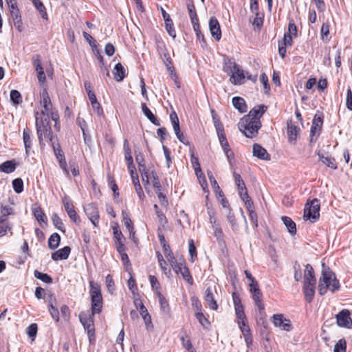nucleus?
<instances>
[{"mask_svg": "<svg viewBox=\"0 0 352 352\" xmlns=\"http://www.w3.org/2000/svg\"><path fill=\"white\" fill-rule=\"evenodd\" d=\"M122 217H123L124 224L130 233V237L131 239H134L135 232H134L133 223H132L130 217L128 216L126 211L123 210L122 212Z\"/></svg>", "mask_w": 352, "mask_h": 352, "instance_id": "a878e982", "label": "nucleus"}, {"mask_svg": "<svg viewBox=\"0 0 352 352\" xmlns=\"http://www.w3.org/2000/svg\"><path fill=\"white\" fill-rule=\"evenodd\" d=\"M208 176L214 192L216 193H222V191L211 171L208 172Z\"/></svg>", "mask_w": 352, "mask_h": 352, "instance_id": "09e8293b", "label": "nucleus"}, {"mask_svg": "<svg viewBox=\"0 0 352 352\" xmlns=\"http://www.w3.org/2000/svg\"><path fill=\"white\" fill-rule=\"evenodd\" d=\"M287 137L288 141L292 144H295L298 136L299 135L300 129L294 125L292 120L287 122Z\"/></svg>", "mask_w": 352, "mask_h": 352, "instance_id": "dca6fc26", "label": "nucleus"}, {"mask_svg": "<svg viewBox=\"0 0 352 352\" xmlns=\"http://www.w3.org/2000/svg\"><path fill=\"white\" fill-rule=\"evenodd\" d=\"M232 104L240 113H245L248 110V107L245 100L239 96L232 98Z\"/></svg>", "mask_w": 352, "mask_h": 352, "instance_id": "b1692460", "label": "nucleus"}, {"mask_svg": "<svg viewBox=\"0 0 352 352\" xmlns=\"http://www.w3.org/2000/svg\"><path fill=\"white\" fill-rule=\"evenodd\" d=\"M209 29L212 37L216 41H219L221 38V31L219 23L216 17L212 16L209 20Z\"/></svg>", "mask_w": 352, "mask_h": 352, "instance_id": "2eb2a0df", "label": "nucleus"}, {"mask_svg": "<svg viewBox=\"0 0 352 352\" xmlns=\"http://www.w3.org/2000/svg\"><path fill=\"white\" fill-rule=\"evenodd\" d=\"M10 100L14 105L19 104L22 102V98L20 92L17 90L13 89L10 94Z\"/></svg>", "mask_w": 352, "mask_h": 352, "instance_id": "a19ab883", "label": "nucleus"}, {"mask_svg": "<svg viewBox=\"0 0 352 352\" xmlns=\"http://www.w3.org/2000/svg\"><path fill=\"white\" fill-rule=\"evenodd\" d=\"M12 187L16 193H21L23 191V182L21 178L14 179L12 181Z\"/></svg>", "mask_w": 352, "mask_h": 352, "instance_id": "49530a36", "label": "nucleus"}, {"mask_svg": "<svg viewBox=\"0 0 352 352\" xmlns=\"http://www.w3.org/2000/svg\"><path fill=\"white\" fill-rule=\"evenodd\" d=\"M94 316L91 314H86L80 313L79 319L85 329L87 331L89 342L91 343L95 341V327Z\"/></svg>", "mask_w": 352, "mask_h": 352, "instance_id": "0eeeda50", "label": "nucleus"}, {"mask_svg": "<svg viewBox=\"0 0 352 352\" xmlns=\"http://www.w3.org/2000/svg\"><path fill=\"white\" fill-rule=\"evenodd\" d=\"M238 323L243 336L251 335L250 329L247 324L246 320L239 321Z\"/></svg>", "mask_w": 352, "mask_h": 352, "instance_id": "bf43d9fd", "label": "nucleus"}, {"mask_svg": "<svg viewBox=\"0 0 352 352\" xmlns=\"http://www.w3.org/2000/svg\"><path fill=\"white\" fill-rule=\"evenodd\" d=\"M253 155L262 160H270V155L266 149L258 144L253 145Z\"/></svg>", "mask_w": 352, "mask_h": 352, "instance_id": "f3484780", "label": "nucleus"}, {"mask_svg": "<svg viewBox=\"0 0 352 352\" xmlns=\"http://www.w3.org/2000/svg\"><path fill=\"white\" fill-rule=\"evenodd\" d=\"M238 127L247 138H253L257 135L258 131L261 127V122L258 119L253 120L243 117L240 120Z\"/></svg>", "mask_w": 352, "mask_h": 352, "instance_id": "7ed1b4c3", "label": "nucleus"}, {"mask_svg": "<svg viewBox=\"0 0 352 352\" xmlns=\"http://www.w3.org/2000/svg\"><path fill=\"white\" fill-rule=\"evenodd\" d=\"M274 324L283 330L289 331L292 329L290 320L283 317V314H274L272 316Z\"/></svg>", "mask_w": 352, "mask_h": 352, "instance_id": "ddd939ff", "label": "nucleus"}, {"mask_svg": "<svg viewBox=\"0 0 352 352\" xmlns=\"http://www.w3.org/2000/svg\"><path fill=\"white\" fill-rule=\"evenodd\" d=\"M34 276L45 283H52V278L47 274L41 273L38 270H34Z\"/></svg>", "mask_w": 352, "mask_h": 352, "instance_id": "c03bdc74", "label": "nucleus"}, {"mask_svg": "<svg viewBox=\"0 0 352 352\" xmlns=\"http://www.w3.org/2000/svg\"><path fill=\"white\" fill-rule=\"evenodd\" d=\"M165 22V27L168 33V34L172 36L173 38H175L176 36L175 30L173 26V22L172 19L166 20Z\"/></svg>", "mask_w": 352, "mask_h": 352, "instance_id": "6e6d98bb", "label": "nucleus"}, {"mask_svg": "<svg viewBox=\"0 0 352 352\" xmlns=\"http://www.w3.org/2000/svg\"><path fill=\"white\" fill-rule=\"evenodd\" d=\"M282 221L286 228L288 230V232L294 235L296 233V226L295 222L289 217L283 216L282 217Z\"/></svg>", "mask_w": 352, "mask_h": 352, "instance_id": "c85d7f7f", "label": "nucleus"}, {"mask_svg": "<svg viewBox=\"0 0 352 352\" xmlns=\"http://www.w3.org/2000/svg\"><path fill=\"white\" fill-rule=\"evenodd\" d=\"M142 317L144 321L146 329L150 330V331L152 330L153 329V325L151 317V315L149 314V313L146 314L145 315L142 316Z\"/></svg>", "mask_w": 352, "mask_h": 352, "instance_id": "680f3d73", "label": "nucleus"}, {"mask_svg": "<svg viewBox=\"0 0 352 352\" xmlns=\"http://www.w3.org/2000/svg\"><path fill=\"white\" fill-rule=\"evenodd\" d=\"M337 324L340 327L352 329V319L351 318V311L349 309H344L336 315Z\"/></svg>", "mask_w": 352, "mask_h": 352, "instance_id": "9d476101", "label": "nucleus"}, {"mask_svg": "<svg viewBox=\"0 0 352 352\" xmlns=\"http://www.w3.org/2000/svg\"><path fill=\"white\" fill-rule=\"evenodd\" d=\"M91 300V313L92 315L100 314L102 309V296L93 297Z\"/></svg>", "mask_w": 352, "mask_h": 352, "instance_id": "4be33fe9", "label": "nucleus"}, {"mask_svg": "<svg viewBox=\"0 0 352 352\" xmlns=\"http://www.w3.org/2000/svg\"><path fill=\"white\" fill-rule=\"evenodd\" d=\"M91 298L102 296L100 285L93 280H89Z\"/></svg>", "mask_w": 352, "mask_h": 352, "instance_id": "2f4dec72", "label": "nucleus"}, {"mask_svg": "<svg viewBox=\"0 0 352 352\" xmlns=\"http://www.w3.org/2000/svg\"><path fill=\"white\" fill-rule=\"evenodd\" d=\"M151 175L153 177V186L155 189V191L156 190H162V189H161L162 186H161V184H160V179L158 178L157 173L154 171H152Z\"/></svg>", "mask_w": 352, "mask_h": 352, "instance_id": "052dcab7", "label": "nucleus"}, {"mask_svg": "<svg viewBox=\"0 0 352 352\" xmlns=\"http://www.w3.org/2000/svg\"><path fill=\"white\" fill-rule=\"evenodd\" d=\"M346 107L349 111H352V91L350 87L346 91Z\"/></svg>", "mask_w": 352, "mask_h": 352, "instance_id": "e2e57ef3", "label": "nucleus"}, {"mask_svg": "<svg viewBox=\"0 0 352 352\" xmlns=\"http://www.w3.org/2000/svg\"><path fill=\"white\" fill-rule=\"evenodd\" d=\"M123 147L124 151V157L126 161V163L133 162V160L131 155V150L127 140H124Z\"/></svg>", "mask_w": 352, "mask_h": 352, "instance_id": "37998d69", "label": "nucleus"}, {"mask_svg": "<svg viewBox=\"0 0 352 352\" xmlns=\"http://www.w3.org/2000/svg\"><path fill=\"white\" fill-rule=\"evenodd\" d=\"M170 120L173 125L174 131L175 132L180 130L179 118L177 117V113L175 111H173L170 114Z\"/></svg>", "mask_w": 352, "mask_h": 352, "instance_id": "de8ad7c7", "label": "nucleus"}, {"mask_svg": "<svg viewBox=\"0 0 352 352\" xmlns=\"http://www.w3.org/2000/svg\"><path fill=\"white\" fill-rule=\"evenodd\" d=\"M60 241V235L58 233H54L48 239V246L51 250H55L58 247Z\"/></svg>", "mask_w": 352, "mask_h": 352, "instance_id": "72a5a7b5", "label": "nucleus"}, {"mask_svg": "<svg viewBox=\"0 0 352 352\" xmlns=\"http://www.w3.org/2000/svg\"><path fill=\"white\" fill-rule=\"evenodd\" d=\"M346 340L342 338L338 340L334 346V352H346Z\"/></svg>", "mask_w": 352, "mask_h": 352, "instance_id": "8fccbe9b", "label": "nucleus"}, {"mask_svg": "<svg viewBox=\"0 0 352 352\" xmlns=\"http://www.w3.org/2000/svg\"><path fill=\"white\" fill-rule=\"evenodd\" d=\"M191 163L194 167L197 176L199 177V174L201 173V170L198 158L195 157L193 154L191 155Z\"/></svg>", "mask_w": 352, "mask_h": 352, "instance_id": "13d9d810", "label": "nucleus"}, {"mask_svg": "<svg viewBox=\"0 0 352 352\" xmlns=\"http://www.w3.org/2000/svg\"><path fill=\"white\" fill-rule=\"evenodd\" d=\"M41 99V104L43 109L41 111L40 116H48L51 117V119L56 123L59 118L57 111L53 110L52 104L49 96L48 92L46 89H43L40 93Z\"/></svg>", "mask_w": 352, "mask_h": 352, "instance_id": "20e7f679", "label": "nucleus"}, {"mask_svg": "<svg viewBox=\"0 0 352 352\" xmlns=\"http://www.w3.org/2000/svg\"><path fill=\"white\" fill-rule=\"evenodd\" d=\"M16 167V163L14 160H8L0 165V171L5 173H13Z\"/></svg>", "mask_w": 352, "mask_h": 352, "instance_id": "bb28decb", "label": "nucleus"}, {"mask_svg": "<svg viewBox=\"0 0 352 352\" xmlns=\"http://www.w3.org/2000/svg\"><path fill=\"white\" fill-rule=\"evenodd\" d=\"M323 124V117L321 115L316 114L310 130V142H316L318 140Z\"/></svg>", "mask_w": 352, "mask_h": 352, "instance_id": "6e6552de", "label": "nucleus"}, {"mask_svg": "<svg viewBox=\"0 0 352 352\" xmlns=\"http://www.w3.org/2000/svg\"><path fill=\"white\" fill-rule=\"evenodd\" d=\"M320 201L318 199L307 200L304 208L303 218L311 222L316 221L320 217Z\"/></svg>", "mask_w": 352, "mask_h": 352, "instance_id": "39448f33", "label": "nucleus"}, {"mask_svg": "<svg viewBox=\"0 0 352 352\" xmlns=\"http://www.w3.org/2000/svg\"><path fill=\"white\" fill-rule=\"evenodd\" d=\"M84 211L94 227H97L99 223L100 214L97 204L90 203L84 206Z\"/></svg>", "mask_w": 352, "mask_h": 352, "instance_id": "1a4fd4ad", "label": "nucleus"}, {"mask_svg": "<svg viewBox=\"0 0 352 352\" xmlns=\"http://www.w3.org/2000/svg\"><path fill=\"white\" fill-rule=\"evenodd\" d=\"M234 70L230 78V81L235 85H242L245 82V72L238 65H234Z\"/></svg>", "mask_w": 352, "mask_h": 352, "instance_id": "f8f14e48", "label": "nucleus"}, {"mask_svg": "<svg viewBox=\"0 0 352 352\" xmlns=\"http://www.w3.org/2000/svg\"><path fill=\"white\" fill-rule=\"evenodd\" d=\"M134 187H135V191L138 194V197L140 198V199H141L142 201H143L145 198V195H144V193L143 192V190H142V188L140 184V181H139V179L138 178H136L135 180H134Z\"/></svg>", "mask_w": 352, "mask_h": 352, "instance_id": "864d4df0", "label": "nucleus"}, {"mask_svg": "<svg viewBox=\"0 0 352 352\" xmlns=\"http://www.w3.org/2000/svg\"><path fill=\"white\" fill-rule=\"evenodd\" d=\"M233 176H234V181H235V184L237 186L238 190H245L246 186H245V182L242 179L241 175L239 174H238V173L234 172V174H233Z\"/></svg>", "mask_w": 352, "mask_h": 352, "instance_id": "603ef678", "label": "nucleus"}, {"mask_svg": "<svg viewBox=\"0 0 352 352\" xmlns=\"http://www.w3.org/2000/svg\"><path fill=\"white\" fill-rule=\"evenodd\" d=\"M195 317L198 320L199 322L205 328L207 329L210 327V323L208 320L205 317L201 311H197L195 314Z\"/></svg>", "mask_w": 352, "mask_h": 352, "instance_id": "a18cd8bd", "label": "nucleus"}, {"mask_svg": "<svg viewBox=\"0 0 352 352\" xmlns=\"http://www.w3.org/2000/svg\"><path fill=\"white\" fill-rule=\"evenodd\" d=\"M142 112L144 116L150 120V122L155 126H160V123L155 116L151 112V111L148 108L145 103H142L141 104Z\"/></svg>", "mask_w": 352, "mask_h": 352, "instance_id": "393cba45", "label": "nucleus"}, {"mask_svg": "<svg viewBox=\"0 0 352 352\" xmlns=\"http://www.w3.org/2000/svg\"><path fill=\"white\" fill-rule=\"evenodd\" d=\"M32 212L39 224L43 226L47 225V219L42 209L39 206H35L32 208Z\"/></svg>", "mask_w": 352, "mask_h": 352, "instance_id": "412c9836", "label": "nucleus"}, {"mask_svg": "<svg viewBox=\"0 0 352 352\" xmlns=\"http://www.w3.org/2000/svg\"><path fill=\"white\" fill-rule=\"evenodd\" d=\"M294 271L295 280L297 282L301 280V279H302L301 266L298 261H295V263H294Z\"/></svg>", "mask_w": 352, "mask_h": 352, "instance_id": "5fc2aeb1", "label": "nucleus"}, {"mask_svg": "<svg viewBox=\"0 0 352 352\" xmlns=\"http://www.w3.org/2000/svg\"><path fill=\"white\" fill-rule=\"evenodd\" d=\"M62 201L64 205L65 210L67 212L70 219L73 221L74 223L79 224L80 222V219L74 209V206L72 202L67 197H63Z\"/></svg>", "mask_w": 352, "mask_h": 352, "instance_id": "9b49d317", "label": "nucleus"}, {"mask_svg": "<svg viewBox=\"0 0 352 352\" xmlns=\"http://www.w3.org/2000/svg\"><path fill=\"white\" fill-rule=\"evenodd\" d=\"M157 296L159 298V302L160 304L161 309L166 314H168L169 312L170 308L169 305L166 300L165 297L160 292H157Z\"/></svg>", "mask_w": 352, "mask_h": 352, "instance_id": "58836bf2", "label": "nucleus"}, {"mask_svg": "<svg viewBox=\"0 0 352 352\" xmlns=\"http://www.w3.org/2000/svg\"><path fill=\"white\" fill-rule=\"evenodd\" d=\"M50 144L53 148L54 154H55L57 160L59 161V160H63V159H65V155L61 150L60 144L58 142H56L55 140L54 141L51 142Z\"/></svg>", "mask_w": 352, "mask_h": 352, "instance_id": "f704fd0d", "label": "nucleus"}, {"mask_svg": "<svg viewBox=\"0 0 352 352\" xmlns=\"http://www.w3.org/2000/svg\"><path fill=\"white\" fill-rule=\"evenodd\" d=\"M113 236L116 239V247L118 250L119 245H122L124 247L123 240L124 239L122 235V232L118 229V226L113 227Z\"/></svg>", "mask_w": 352, "mask_h": 352, "instance_id": "473e14b6", "label": "nucleus"}, {"mask_svg": "<svg viewBox=\"0 0 352 352\" xmlns=\"http://www.w3.org/2000/svg\"><path fill=\"white\" fill-rule=\"evenodd\" d=\"M113 74L114 75V79L117 82H120L126 76V69L121 63H118L115 65Z\"/></svg>", "mask_w": 352, "mask_h": 352, "instance_id": "5701e85b", "label": "nucleus"}, {"mask_svg": "<svg viewBox=\"0 0 352 352\" xmlns=\"http://www.w3.org/2000/svg\"><path fill=\"white\" fill-rule=\"evenodd\" d=\"M71 248L69 246H65L64 248L53 252L52 254V258L56 261L67 259L69 256Z\"/></svg>", "mask_w": 352, "mask_h": 352, "instance_id": "6ab92c4d", "label": "nucleus"}, {"mask_svg": "<svg viewBox=\"0 0 352 352\" xmlns=\"http://www.w3.org/2000/svg\"><path fill=\"white\" fill-rule=\"evenodd\" d=\"M252 298L255 302L256 305L258 307L260 311L264 310V304L262 302V293L256 292V293L252 294Z\"/></svg>", "mask_w": 352, "mask_h": 352, "instance_id": "79ce46f5", "label": "nucleus"}, {"mask_svg": "<svg viewBox=\"0 0 352 352\" xmlns=\"http://www.w3.org/2000/svg\"><path fill=\"white\" fill-rule=\"evenodd\" d=\"M339 280L336 278L335 274L329 269L322 265V274L318 283V292L320 295H324L327 289L334 292L340 289Z\"/></svg>", "mask_w": 352, "mask_h": 352, "instance_id": "f257e3e1", "label": "nucleus"}, {"mask_svg": "<svg viewBox=\"0 0 352 352\" xmlns=\"http://www.w3.org/2000/svg\"><path fill=\"white\" fill-rule=\"evenodd\" d=\"M267 109V107L265 105H258L251 109L249 113L244 116V118H249L250 120L258 119L263 116Z\"/></svg>", "mask_w": 352, "mask_h": 352, "instance_id": "a211bd4d", "label": "nucleus"}, {"mask_svg": "<svg viewBox=\"0 0 352 352\" xmlns=\"http://www.w3.org/2000/svg\"><path fill=\"white\" fill-rule=\"evenodd\" d=\"M12 208L10 206H1L0 223H3L6 221V217L12 213Z\"/></svg>", "mask_w": 352, "mask_h": 352, "instance_id": "4c0bfd02", "label": "nucleus"}, {"mask_svg": "<svg viewBox=\"0 0 352 352\" xmlns=\"http://www.w3.org/2000/svg\"><path fill=\"white\" fill-rule=\"evenodd\" d=\"M316 282H303V293L305 295V298L308 302H311L315 295L316 290Z\"/></svg>", "mask_w": 352, "mask_h": 352, "instance_id": "4468645a", "label": "nucleus"}, {"mask_svg": "<svg viewBox=\"0 0 352 352\" xmlns=\"http://www.w3.org/2000/svg\"><path fill=\"white\" fill-rule=\"evenodd\" d=\"M168 261L177 274L180 273L188 283L192 284V278L184 261H178L173 254H170L168 255Z\"/></svg>", "mask_w": 352, "mask_h": 352, "instance_id": "423d86ee", "label": "nucleus"}, {"mask_svg": "<svg viewBox=\"0 0 352 352\" xmlns=\"http://www.w3.org/2000/svg\"><path fill=\"white\" fill-rule=\"evenodd\" d=\"M160 226L163 228H164L166 224L168 223V220L166 217V216L163 214L162 211H157V213H155Z\"/></svg>", "mask_w": 352, "mask_h": 352, "instance_id": "69168bd1", "label": "nucleus"}, {"mask_svg": "<svg viewBox=\"0 0 352 352\" xmlns=\"http://www.w3.org/2000/svg\"><path fill=\"white\" fill-rule=\"evenodd\" d=\"M204 299L208 303L209 307L211 309L217 310L218 305L216 300H214L213 289L210 287H208L205 292Z\"/></svg>", "mask_w": 352, "mask_h": 352, "instance_id": "aec40b11", "label": "nucleus"}, {"mask_svg": "<svg viewBox=\"0 0 352 352\" xmlns=\"http://www.w3.org/2000/svg\"><path fill=\"white\" fill-rule=\"evenodd\" d=\"M38 331V327L36 323H32L30 325H29L26 329V332L28 335V336L32 338V340H34V338L36 336Z\"/></svg>", "mask_w": 352, "mask_h": 352, "instance_id": "3c124183", "label": "nucleus"}, {"mask_svg": "<svg viewBox=\"0 0 352 352\" xmlns=\"http://www.w3.org/2000/svg\"><path fill=\"white\" fill-rule=\"evenodd\" d=\"M309 280L310 282H316V278L315 277V274L312 266L310 264H307L305 265V269L304 272L303 282H307Z\"/></svg>", "mask_w": 352, "mask_h": 352, "instance_id": "c756f323", "label": "nucleus"}, {"mask_svg": "<svg viewBox=\"0 0 352 352\" xmlns=\"http://www.w3.org/2000/svg\"><path fill=\"white\" fill-rule=\"evenodd\" d=\"M50 118V116H39L38 112L36 113V132L41 145H44L43 141L45 140H48L51 142L56 139L52 134Z\"/></svg>", "mask_w": 352, "mask_h": 352, "instance_id": "f03ea898", "label": "nucleus"}, {"mask_svg": "<svg viewBox=\"0 0 352 352\" xmlns=\"http://www.w3.org/2000/svg\"><path fill=\"white\" fill-rule=\"evenodd\" d=\"M52 221L53 225L55 226L56 228H57L63 233L65 232V228L62 221V219L59 217V216L57 214L55 213L52 215Z\"/></svg>", "mask_w": 352, "mask_h": 352, "instance_id": "e433bc0d", "label": "nucleus"}, {"mask_svg": "<svg viewBox=\"0 0 352 352\" xmlns=\"http://www.w3.org/2000/svg\"><path fill=\"white\" fill-rule=\"evenodd\" d=\"M318 156L322 162L324 164L327 166L332 169L337 168V164L333 157L329 155L324 156L320 153L318 154Z\"/></svg>", "mask_w": 352, "mask_h": 352, "instance_id": "7c9ffc66", "label": "nucleus"}, {"mask_svg": "<svg viewBox=\"0 0 352 352\" xmlns=\"http://www.w3.org/2000/svg\"><path fill=\"white\" fill-rule=\"evenodd\" d=\"M31 130L26 127L23 132V140L25 148V153L28 155L30 150L32 148V141L30 138Z\"/></svg>", "mask_w": 352, "mask_h": 352, "instance_id": "cd10ccee", "label": "nucleus"}, {"mask_svg": "<svg viewBox=\"0 0 352 352\" xmlns=\"http://www.w3.org/2000/svg\"><path fill=\"white\" fill-rule=\"evenodd\" d=\"M134 302L142 316L148 313L147 309L145 307L141 300H135Z\"/></svg>", "mask_w": 352, "mask_h": 352, "instance_id": "0e129e2a", "label": "nucleus"}, {"mask_svg": "<svg viewBox=\"0 0 352 352\" xmlns=\"http://www.w3.org/2000/svg\"><path fill=\"white\" fill-rule=\"evenodd\" d=\"M156 194L157 195V197L159 201L162 206H166L168 205V199L165 195H164L161 190H156Z\"/></svg>", "mask_w": 352, "mask_h": 352, "instance_id": "774afa93", "label": "nucleus"}, {"mask_svg": "<svg viewBox=\"0 0 352 352\" xmlns=\"http://www.w3.org/2000/svg\"><path fill=\"white\" fill-rule=\"evenodd\" d=\"M235 313L239 321L246 320L243 305L234 307Z\"/></svg>", "mask_w": 352, "mask_h": 352, "instance_id": "4d7b16f0", "label": "nucleus"}, {"mask_svg": "<svg viewBox=\"0 0 352 352\" xmlns=\"http://www.w3.org/2000/svg\"><path fill=\"white\" fill-rule=\"evenodd\" d=\"M234 65H238L234 62L231 61L230 60L225 62L224 66H223V71L228 74L232 73L234 70Z\"/></svg>", "mask_w": 352, "mask_h": 352, "instance_id": "338daca9", "label": "nucleus"}, {"mask_svg": "<svg viewBox=\"0 0 352 352\" xmlns=\"http://www.w3.org/2000/svg\"><path fill=\"white\" fill-rule=\"evenodd\" d=\"M36 10L40 12L43 19L47 18L45 7L40 0H30Z\"/></svg>", "mask_w": 352, "mask_h": 352, "instance_id": "c9c22d12", "label": "nucleus"}, {"mask_svg": "<svg viewBox=\"0 0 352 352\" xmlns=\"http://www.w3.org/2000/svg\"><path fill=\"white\" fill-rule=\"evenodd\" d=\"M48 311L52 318L56 321H59V311L57 307H54L52 300L48 303Z\"/></svg>", "mask_w": 352, "mask_h": 352, "instance_id": "ea45409f", "label": "nucleus"}]
</instances>
